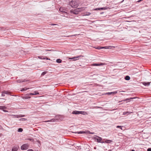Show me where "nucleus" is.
<instances>
[{
	"label": "nucleus",
	"instance_id": "obj_53",
	"mask_svg": "<svg viewBox=\"0 0 151 151\" xmlns=\"http://www.w3.org/2000/svg\"><path fill=\"white\" fill-rule=\"evenodd\" d=\"M1 99H3V98Z\"/></svg>",
	"mask_w": 151,
	"mask_h": 151
},
{
	"label": "nucleus",
	"instance_id": "obj_23",
	"mask_svg": "<svg viewBox=\"0 0 151 151\" xmlns=\"http://www.w3.org/2000/svg\"><path fill=\"white\" fill-rule=\"evenodd\" d=\"M30 98H31V97L30 96H24L23 97V99H30Z\"/></svg>",
	"mask_w": 151,
	"mask_h": 151
},
{
	"label": "nucleus",
	"instance_id": "obj_5",
	"mask_svg": "<svg viewBox=\"0 0 151 151\" xmlns=\"http://www.w3.org/2000/svg\"><path fill=\"white\" fill-rule=\"evenodd\" d=\"M78 10H79L77 8L75 9L74 11H70V12L71 14H78L79 12Z\"/></svg>",
	"mask_w": 151,
	"mask_h": 151
},
{
	"label": "nucleus",
	"instance_id": "obj_6",
	"mask_svg": "<svg viewBox=\"0 0 151 151\" xmlns=\"http://www.w3.org/2000/svg\"><path fill=\"white\" fill-rule=\"evenodd\" d=\"M59 10L61 12L67 14L66 10L64 9L63 8V7H61L59 9Z\"/></svg>",
	"mask_w": 151,
	"mask_h": 151
},
{
	"label": "nucleus",
	"instance_id": "obj_4",
	"mask_svg": "<svg viewBox=\"0 0 151 151\" xmlns=\"http://www.w3.org/2000/svg\"><path fill=\"white\" fill-rule=\"evenodd\" d=\"M117 93V91H115L110 92H107L104 93V95H114Z\"/></svg>",
	"mask_w": 151,
	"mask_h": 151
},
{
	"label": "nucleus",
	"instance_id": "obj_1",
	"mask_svg": "<svg viewBox=\"0 0 151 151\" xmlns=\"http://www.w3.org/2000/svg\"><path fill=\"white\" fill-rule=\"evenodd\" d=\"M79 5L78 0H72L69 2V5L73 8H77Z\"/></svg>",
	"mask_w": 151,
	"mask_h": 151
},
{
	"label": "nucleus",
	"instance_id": "obj_11",
	"mask_svg": "<svg viewBox=\"0 0 151 151\" xmlns=\"http://www.w3.org/2000/svg\"><path fill=\"white\" fill-rule=\"evenodd\" d=\"M81 112H82L81 111H73L72 113L73 114H80Z\"/></svg>",
	"mask_w": 151,
	"mask_h": 151
},
{
	"label": "nucleus",
	"instance_id": "obj_29",
	"mask_svg": "<svg viewBox=\"0 0 151 151\" xmlns=\"http://www.w3.org/2000/svg\"><path fill=\"white\" fill-rule=\"evenodd\" d=\"M47 73V72L46 71H44L43 72L42 74H41V75L42 76H44V75H45L46 73Z\"/></svg>",
	"mask_w": 151,
	"mask_h": 151
},
{
	"label": "nucleus",
	"instance_id": "obj_21",
	"mask_svg": "<svg viewBox=\"0 0 151 151\" xmlns=\"http://www.w3.org/2000/svg\"><path fill=\"white\" fill-rule=\"evenodd\" d=\"M81 56H76V57H73V58H69V59H76V58H79L80 57H81Z\"/></svg>",
	"mask_w": 151,
	"mask_h": 151
},
{
	"label": "nucleus",
	"instance_id": "obj_39",
	"mask_svg": "<svg viewBox=\"0 0 151 151\" xmlns=\"http://www.w3.org/2000/svg\"><path fill=\"white\" fill-rule=\"evenodd\" d=\"M1 96H5L4 94V93H3V91L2 92Z\"/></svg>",
	"mask_w": 151,
	"mask_h": 151
},
{
	"label": "nucleus",
	"instance_id": "obj_20",
	"mask_svg": "<svg viewBox=\"0 0 151 151\" xmlns=\"http://www.w3.org/2000/svg\"><path fill=\"white\" fill-rule=\"evenodd\" d=\"M56 61L58 63H60L62 62V60L60 59H58L56 60Z\"/></svg>",
	"mask_w": 151,
	"mask_h": 151
},
{
	"label": "nucleus",
	"instance_id": "obj_24",
	"mask_svg": "<svg viewBox=\"0 0 151 151\" xmlns=\"http://www.w3.org/2000/svg\"><path fill=\"white\" fill-rule=\"evenodd\" d=\"M20 121H25L27 120V119L24 118H22L20 119L19 120Z\"/></svg>",
	"mask_w": 151,
	"mask_h": 151
},
{
	"label": "nucleus",
	"instance_id": "obj_8",
	"mask_svg": "<svg viewBox=\"0 0 151 151\" xmlns=\"http://www.w3.org/2000/svg\"><path fill=\"white\" fill-rule=\"evenodd\" d=\"M19 148V147L17 146H14L12 149V151H17Z\"/></svg>",
	"mask_w": 151,
	"mask_h": 151
},
{
	"label": "nucleus",
	"instance_id": "obj_37",
	"mask_svg": "<svg viewBox=\"0 0 151 151\" xmlns=\"http://www.w3.org/2000/svg\"><path fill=\"white\" fill-rule=\"evenodd\" d=\"M20 117H22L25 116L24 115H19Z\"/></svg>",
	"mask_w": 151,
	"mask_h": 151
},
{
	"label": "nucleus",
	"instance_id": "obj_34",
	"mask_svg": "<svg viewBox=\"0 0 151 151\" xmlns=\"http://www.w3.org/2000/svg\"><path fill=\"white\" fill-rule=\"evenodd\" d=\"M122 127L121 126H116V128H119L120 129H122Z\"/></svg>",
	"mask_w": 151,
	"mask_h": 151
},
{
	"label": "nucleus",
	"instance_id": "obj_17",
	"mask_svg": "<svg viewBox=\"0 0 151 151\" xmlns=\"http://www.w3.org/2000/svg\"><path fill=\"white\" fill-rule=\"evenodd\" d=\"M91 14V13L89 12H86L84 13V16H89Z\"/></svg>",
	"mask_w": 151,
	"mask_h": 151
},
{
	"label": "nucleus",
	"instance_id": "obj_41",
	"mask_svg": "<svg viewBox=\"0 0 151 151\" xmlns=\"http://www.w3.org/2000/svg\"><path fill=\"white\" fill-rule=\"evenodd\" d=\"M27 81V80H26L25 79H24V80H23V81L22 80V82H26V81Z\"/></svg>",
	"mask_w": 151,
	"mask_h": 151
},
{
	"label": "nucleus",
	"instance_id": "obj_42",
	"mask_svg": "<svg viewBox=\"0 0 151 151\" xmlns=\"http://www.w3.org/2000/svg\"><path fill=\"white\" fill-rule=\"evenodd\" d=\"M28 139L30 141H33V139Z\"/></svg>",
	"mask_w": 151,
	"mask_h": 151
},
{
	"label": "nucleus",
	"instance_id": "obj_22",
	"mask_svg": "<svg viewBox=\"0 0 151 151\" xmlns=\"http://www.w3.org/2000/svg\"><path fill=\"white\" fill-rule=\"evenodd\" d=\"M29 88H22V89L21 90V91H26L27 89H29Z\"/></svg>",
	"mask_w": 151,
	"mask_h": 151
},
{
	"label": "nucleus",
	"instance_id": "obj_51",
	"mask_svg": "<svg viewBox=\"0 0 151 151\" xmlns=\"http://www.w3.org/2000/svg\"><path fill=\"white\" fill-rule=\"evenodd\" d=\"M132 151H135V150H132Z\"/></svg>",
	"mask_w": 151,
	"mask_h": 151
},
{
	"label": "nucleus",
	"instance_id": "obj_25",
	"mask_svg": "<svg viewBox=\"0 0 151 151\" xmlns=\"http://www.w3.org/2000/svg\"><path fill=\"white\" fill-rule=\"evenodd\" d=\"M103 10L104 9V7H102L100 8H97L94 9L95 10Z\"/></svg>",
	"mask_w": 151,
	"mask_h": 151
},
{
	"label": "nucleus",
	"instance_id": "obj_7",
	"mask_svg": "<svg viewBox=\"0 0 151 151\" xmlns=\"http://www.w3.org/2000/svg\"><path fill=\"white\" fill-rule=\"evenodd\" d=\"M6 109V106H0V109L3 110L4 112H8L7 111L4 110Z\"/></svg>",
	"mask_w": 151,
	"mask_h": 151
},
{
	"label": "nucleus",
	"instance_id": "obj_18",
	"mask_svg": "<svg viewBox=\"0 0 151 151\" xmlns=\"http://www.w3.org/2000/svg\"><path fill=\"white\" fill-rule=\"evenodd\" d=\"M130 77L129 76H126L125 77V79L126 80H127V81L129 80L130 79Z\"/></svg>",
	"mask_w": 151,
	"mask_h": 151
},
{
	"label": "nucleus",
	"instance_id": "obj_38",
	"mask_svg": "<svg viewBox=\"0 0 151 151\" xmlns=\"http://www.w3.org/2000/svg\"><path fill=\"white\" fill-rule=\"evenodd\" d=\"M147 151H151V148H148L147 149Z\"/></svg>",
	"mask_w": 151,
	"mask_h": 151
},
{
	"label": "nucleus",
	"instance_id": "obj_35",
	"mask_svg": "<svg viewBox=\"0 0 151 151\" xmlns=\"http://www.w3.org/2000/svg\"><path fill=\"white\" fill-rule=\"evenodd\" d=\"M101 48H104V47H98L97 48V49H100Z\"/></svg>",
	"mask_w": 151,
	"mask_h": 151
},
{
	"label": "nucleus",
	"instance_id": "obj_49",
	"mask_svg": "<svg viewBox=\"0 0 151 151\" xmlns=\"http://www.w3.org/2000/svg\"><path fill=\"white\" fill-rule=\"evenodd\" d=\"M41 57H40V56H39V57H38V58H40V59H41Z\"/></svg>",
	"mask_w": 151,
	"mask_h": 151
},
{
	"label": "nucleus",
	"instance_id": "obj_13",
	"mask_svg": "<svg viewBox=\"0 0 151 151\" xmlns=\"http://www.w3.org/2000/svg\"><path fill=\"white\" fill-rule=\"evenodd\" d=\"M86 8V7H83L80 8H78V9L79 10H78L79 12H81L84 10Z\"/></svg>",
	"mask_w": 151,
	"mask_h": 151
},
{
	"label": "nucleus",
	"instance_id": "obj_12",
	"mask_svg": "<svg viewBox=\"0 0 151 151\" xmlns=\"http://www.w3.org/2000/svg\"><path fill=\"white\" fill-rule=\"evenodd\" d=\"M112 142V141L111 140L107 139H104V143H110Z\"/></svg>",
	"mask_w": 151,
	"mask_h": 151
},
{
	"label": "nucleus",
	"instance_id": "obj_15",
	"mask_svg": "<svg viewBox=\"0 0 151 151\" xmlns=\"http://www.w3.org/2000/svg\"><path fill=\"white\" fill-rule=\"evenodd\" d=\"M136 98V97H134L132 98H127L126 99H125L123 100L124 101H126L127 100H130L132 99H135Z\"/></svg>",
	"mask_w": 151,
	"mask_h": 151
},
{
	"label": "nucleus",
	"instance_id": "obj_9",
	"mask_svg": "<svg viewBox=\"0 0 151 151\" xmlns=\"http://www.w3.org/2000/svg\"><path fill=\"white\" fill-rule=\"evenodd\" d=\"M114 48V47L113 46H104V49H111Z\"/></svg>",
	"mask_w": 151,
	"mask_h": 151
},
{
	"label": "nucleus",
	"instance_id": "obj_2",
	"mask_svg": "<svg viewBox=\"0 0 151 151\" xmlns=\"http://www.w3.org/2000/svg\"><path fill=\"white\" fill-rule=\"evenodd\" d=\"M29 145L28 144H25L22 145L21 147V149L22 150L27 149L28 148Z\"/></svg>",
	"mask_w": 151,
	"mask_h": 151
},
{
	"label": "nucleus",
	"instance_id": "obj_3",
	"mask_svg": "<svg viewBox=\"0 0 151 151\" xmlns=\"http://www.w3.org/2000/svg\"><path fill=\"white\" fill-rule=\"evenodd\" d=\"M94 139H95V141H96L98 142H102L101 141L102 140V139L101 138L98 136H96V137H94Z\"/></svg>",
	"mask_w": 151,
	"mask_h": 151
},
{
	"label": "nucleus",
	"instance_id": "obj_48",
	"mask_svg": "<svg viewBox=\"0 0 151 151\" xmlns=\"http://www.w3.org/2000/svg\"><path fill=\"white\" fill-rule=\"evenodd\" d=\"M46 60H50V59H49V58H46Z\"/></svg>",
	"mask_w": 151,
	"mask_h": 151
},
{
	"label": "nucleus",
	"instance_id": "obj_30",
	"mask_svg": "<svg viewBox=\"0 0 151 151\" xmlns=\"http://www.w3.org/2000/svg\"><path fill=\"white\" fill-rule=\"evenodd\" d=\"M82 112H81V113L80 114H82L83 115H85L87 114V113L86 112H85V111H81Z\"/></svg>",
	"mask_w": 151,
	"mask_h": 151
},
{
	"label": "nucleus",
	"instance_id": "obj_47",
	"mask_svg": "<svg viewBox=\"0 0 151 151\" xmlns=\"http://www.w3.org/2000/svg\"><path fill=\"white\" fill-rule=\"evenodd\" d=\"M107 8L106 7H104V10L106 9Z\"/></svg>",
	"mask_w": 151,
	"mask_h": 151
},
{
	"label": "nucleus",
	"instance_id": "obj_52",
	"mask_svg": "<svg viewBox=\"0 0 151 151\" xmlns=\"http://www.w3.org/2000/svg\"><path fill=\"white\" fill-rule=\"evenodd\" d=\"M108 151H111V150H108Z\"/></svg>",
	"mask_w": 151,
	"mask_h": 151
},
{
	"label": "nucleus",
	"instance_id": "obj_10",
	"mask_svg": "<svg viewBox=\"0 0 151 151\" xmlns=\"http://www.w3.org/2000/svg\"><path fill=\"white\" fill-rule=\"evenodd\" d=\"M151 82H143L142 83L145 86H148L150 85Z\"/></svg>",
	"mask_w": 151,
	"mask_h": 151
},
{
	"label": "nucleus",
	"instance_id": "obj_46",
	"mask_svg": "<svg viewBox=\"0 0 151 151\" xmlns=\"http://www.w3.org/2000/svg\"><path fill=\"white\" fill-rule=\"evenodd\" d=\"M45 50L46 51H51L50 50Z\"/></svg>",
	"mask_w": 151,
	"mask_h": 151
},
{
	"label": "nucleus",
	"instance_id": "obj_19",
	"mask_svg": "<svg viewBox=\"0 0 151 151\" xmlns=\"http://www.w3.org/2000/svg\"><path fill=\"white\" fill-rule=\"evenodd\" d=\"M130 113H131V112H130ZM130 113V112H128V111H127V112H123V115H128Z\"/></svg>",
	"mask_w": 151,
	"mask_h": 151
},
{
	"label": "nucleus",
	"instance_id": "obj_40",
	"mask_svg": "<svg viewBox=\"0 0 151 151\" xmlns=\"http://www.w3.org/2000/svg\"><path fill=\"white\" fill-rule=\"evenodd\" d=\"M50 25L52 26H54L57 25V24H50Z\"/></svg>",
	"mask_w": 151,
	"mask_h": 151
},
{
	"label": "nucleus",
	"instance_id": "obj_50",
	"mask_svg": "<svg viewBox=\"0 0 151 151\" xmlns=\"http://www.w3.org/2000/svg\"><path fill=\"white\" fill-rule=\"evenodd\" d=\"M90 134H93L94 133H90Z\"/></svg>",
	"mask_w": 151,
	"mask_h": 151
},
{
	"label": "nucleus",
	"instance_id": "obj_36",
	"mask_svg": "<svg viewBox=\"0 0 151 151\" xmlns=\"http://www.w3.org/2000/svg\"><path fill=\"white\" fill-rule=\"evenodd\" d=\"M34 93H36V95L39 94L38 92L36 91H35Z\"/></svg>",
	"mask_w": 151,
	"mask_h": 151
},
{
	"label": "nucleus",
	"instance_id": "obj_16",
	"mask_svg": "<svg viewBox=\"0 0 151 151\" xmlns=\"http://www.w3.org/2000/svg\"><path fill=\"white\" fill-rule=\"evenodd\" d=\"M103 63H100V64H98V63H93V66H100L101 65H103Z\"/></svg>",
	"mask_w": 151,
	"mask_h": 151
},
{
	"label": "nucleus",
	"instance_id": "obj_14",
	"mask_svg": "<svg viewBox=\"0 0 151 151\" xmlns=\"http://www.w3.org/2000/svg\"><path fill=\"white\" fill-rule=\"evenodd\" d=\"M58 121V119L53 118L52 119H51L47 121V122H56Z\"/></svg>",
	"mask_w": 151,
	"mask_h": 151
},
{
	"label": "nucleus",
	"instance_id": "obj_45",
	"mask_svg": "<svg viewBox=\"0 0 151 151\" xmlns=\"http://www.w3.org/2000/svg\"><path fill=\"white\" fill-rule=\"evenodd\" d=\"M143 0H139L137 1L138 2H140L141 1H142Z\"/></svg>",
	"mask_w": 151,
	"mask_h": 151
},
{
	"label": "nucleus",
	"instance_id": "obj_31",
	"mask_svg": "<svg viewBox=\"0 0 151 151\" xmlns=\"http://www.w3.org/2000/svg\"><path fill=\"white\" fill-rule=\"evenodd\" d=\"M3 93H4V94H9V92L7 91H3Z\"/></svg>",
	"mask_w": 151,
	"mask_h": 151
},
{
	"label": "nucleus",
	"instance_id": "obj_28",
	"mask_svg": "<svg viewBox=\"0 0 151 151\" xmlns=\"http://www.w3.org/2000/svg\"><path fill=\"white\" fill-rule=\"evenodd\" d=\"M75 133H78V134H82L84 133L83 131H80L77 132H75Z\"/></svg>",
	"mask_w": 151,
	"mask_h": 151
},
{
	"label": "nucleus",
	"instance_id": "obj_32",
	"mask_svg": "<svg viewBox=\"0 0 151 151\" xmlns=\"http://www.w3.org/2000/svg\"><path fill=\"white\" fill-rule=\"evenodd\" d=\"M22 80L21 79H19L17 80V83H20L22 82Z\"/></svg>",
	"mask_w": 151,
	"mask_h": 151
},
{
	"label": "nucleus",
	"instance_id": "obj_33",
	"mask_svg": "<svg viewBox=\"0 0 151 151\" xmlns=\"http://www.w3.org/2000/svg\"><path fill=\"white\" fill-rule=\"evenodd\" d=\"M14 117L15 118H19L20 117L19 115H14Z\"/></svg>",
	"mask_w": 151,
	"mask_h": 151
},
{
	"label": "nucleus",
	"instance_id": "obj_27",
	"mask_svg": "<svg viewBox=\"0 0 151 151\" xmlns=\"http://www.w3.org/2000/svg\"><path fill=\"white\" fill-rule=\"evenodd\" d=\"M36 95V93H30L27 94V95L30 96V95Z\"/></svg>",
	"mask_w": 151,
	"mask_h": 151
},
{
	"label": "nucleus",
	"instance_id": "obj_43",
	"mask_svg": "<svg viewBox=\"0 0 151 151\" xmlns=\"http://www.w3.org/2000/svg\"><path fill=\"white\" fill-rule=\"evenodd\" d=\"M27 151H33V150L32 149H29Z\"/></svg>",
	"mask_w": 151,
	"mask_h": 151
},
{
	"label": "nucleus",
	"instance_id": "obj_26",
	"mask_svg": "<svg viewBox=\"0 0 151 151\" xmlns=\"http://www.w3.org/2000/svg\"><path fill=\"white\" fill-rule=\"evenodd\" d=\"M23 131V129L21 128H19L18 129V131L19 132H22Z\"/></svg>",
	"mask_w": 151,
	"mask_h": 151
},
{
	"label": "nucleus",
	"instance_id": "obj_44",
	"mask_svg": "<svg viewBox=\"0 0 151 151\" xmlns=\"http://www.w3.org/2000/svg\"><path fill=\"white\" fill-rule=\"evenodd\" d=\"M3 129L1 126L0 125V129Z\"/></svg>",
	"mask_w": 151,
	"mask_h": 151
}]
</instances>
